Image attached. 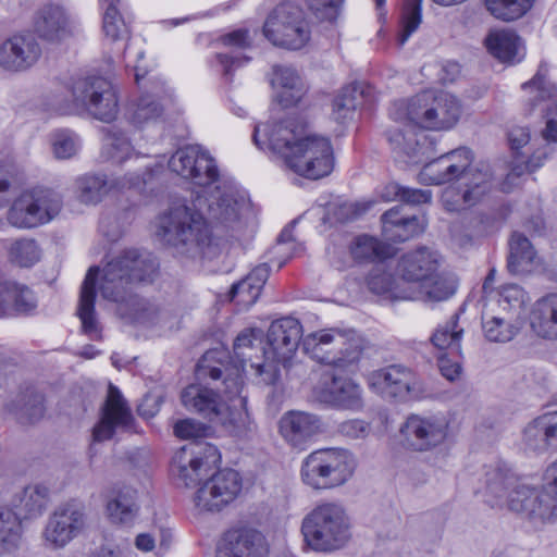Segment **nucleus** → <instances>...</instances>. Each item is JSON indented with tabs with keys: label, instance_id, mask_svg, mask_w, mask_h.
<instances>
[{
	"label": "nucleus",
	"instance_id": "1",
	"mask_svg": "<svg viewBox=\"0 0 557 557\" xmlns=\"http://www.w3.org/2000/svg\"><path fill=\"white\" fill-rule=\"evenodd\" d=\"M245 199L228 182L216 185L208 197L197 195L190 205L172 206L160 216L159 235L178 252L206 259L219 257L224 245L213 238L209 223L227 225L238 220Z\"/></svg>",
	"mask_w": 557,
	"mask_h": 557
},
{
	"label": "nucleus",
	"instance_id": "2",
	"mask_svg": "<svg viewBox=\"0 0 557 557\" xmlns=\"http://www.w3.org/2000/svg\"><path fill=\"white\" fill-rule=\"evenodd\" d=\"M262 338L263 333L259 329L245 330L236 337L233 350L239 366L235 367L234 373L227 374L223 380L225 400L211 388L191 384L182 392L184 407L214 423L222 424L233 436L248 437L255 431V424L247 412L235 409H244L246 406L247 398L243 395V372L246 366L249 364L257 374L255 363L264 361L267 349L262 346Z\"/></svg>",
	"mask_w": 557,
	"mask_h": 557
},
{
	"label": "nucleus",
	"instance_id": "3",
	"mask_svg": "<svg viewBox=\"0 0 557 557\" xmlns=\"http://www.w3.org/2000/svg\"><path fill=\"white\" fill-rule=\"evenodd\" d=\"M253 141L280 154L287 168L309 180L331 174L334 168L333 147L329 138L308 133L306 123L287 117L278 123L255 127Z\"/></svg>",
	"mask_w": 557,
	"mask_h": 557
},
{
	"label": "nucleus",
	"instance_id": "4",
	"mask_svg": "<svg viewBox=\"0 0 557 557\" xmlns=\"http://www.w3.org/2000/svg\"><path fill=\"white\" fill-rule=\"evenodd\" d=\"M154 258L137 249H127L110 260L103 268L99 290L104 299L117 304L119 315L129 323L149 322L153 307L133 294V287L150 283L157 275Z\"/></svg>",
	"mask_w": 557,
	"mask_h": 557
},
{
	"label": "nucleus",
	"instance_id": "5",
	"mask_svg": "<svg viewBox=\"0 0 557 557\" xmlns=\"http://www.w3.org/2000/svg\"><path fill=\"white\" fill-rule=\"evenodd\" d=\"M476 493L488 506L506 507L533 522H550L557 518V498L545 485L537 491L506 465L488 467Z\"/></svg>",
	"mask_w": 557,
	"mask_h": 557
},
{
	"label": "nucleus",
	"instance_id": "6",
	"mask_svg": "<svg viewBox=\"0 0 557 557\" xmlns=\"http://www.w3.org/2000/svg\"><path fill=\"white\" fill-rule=\"evenodd\" d=\"M438 267L437 253L426 247L403 255L397 263V273L403 281L413 284L414 289L396 296L424 302L443 301L451 297L456 292V283L442 275Z\"/></svg>",
	"mask_w": 557,
	"mask_h": 557
},
{
	"label": "nucleus",
	"instance_id": "7",
	"mask_svg": "<svg viewBox=\"0 0 557 557\" xmlns=\"http://www.w3.org/2000/svg\"><path fill=\"white\" fill-rule=\"evenodd\" d=\"M398 123L426 131H448L460 117L458 99L445 91L423 90L407 100L396 101L389 112Z\"/></svg>",
	"mask_w": 557,
	"mask_h": 557
},
{
	"label": "nucleus",
	"instance_id": "8",
	"mask_svg": "<svg viewBox=\"0 0 557 557\" xmlns=\"http://www.w3.org/2000/svg\"><path fill=\"white\" fill-rule=\"evenodd\" d=\"M300 531L308 548L318 553H331L349 543L351 521L342 504L322 502L304 517Z\"/></svg>",
	"mask_w": 557,
	"mask_h": 557
},
{
	"label": "nucleus",
	"instance_id": "9",
	"mask_svg": "<svg viewBox=\"0 0 557 557\" xmlns=\"http://www.w3.org/2000/svg\"><path fill=\"white\" fill-rule=\"evenodd\" d=\"M71 99L54 98L53 109L67 114L86 111L92 117L110 123L117 116L119 99L112 83L101 76H86L73 79L69 87Z\"/></svg>",
	"mask_w": 557,
	"mask_h": 557
},
{
	"label": "nucleus",
	"instance_id": "10",
	"mask_svg": "<svg viewBox=\"0 0 557 557\" xmlns=\"http://www.w3.org/2000/svg\"><path fill=\"white\" fill-rule=\"evenodd\" d=\"M302 334L300 322L290 317L275 320L271 323L267 338L268 349L264 361L255 363L257 376L265 384H274L280 377V366L287 368L296 354Z\"/></svg>",
	"mask_w": 557,
	"mask_h": 557
},
{
	"label": "nucleus",
	"instance_id": "11",
	"mask_svg": "<svg viewBox=\"0 0 557 557\" xmlns=\"http://www.w3.org/2000/svg\"><path fill=\"white\" fill-rule=\"evenodd\" d=\"M302 350L320 363L346 369L356 363L361 354L359 339L352 330L326 329L308 334Z\"/></svg>",
	"mask_w": 557,
	"mask_h": 557
},
{
	"label": "nucleus",
	"instance_id": "12",
	"mask_svg": "<svg viewBox=\"0 0 557 557\" xmlns=\"http://www.w3.org/2000/svg\"><path fill=\"white\" fill-rule=\"evenodd\" d=\"M264 37L274 46L302 49L311 38V28L302 9L292 2L278 4L267 17Z\"/></svg>",
	"mask_w": 557,
	"mask_h": 557
},
{
	"label": "nucleus",
	"instance_id": "13",
	"mask_svg": "<svg viewBox=\"0 0 557 557\" xmlns=\"http://www.w3.org/2000/svg\"><path fill=\"white\" fill-rule=\"evenodd\" d=\"M61 209L60 198L49 190L23 193L8 213L9 222L18 228H30L51 221Z\"/></svg>",
	"mask_w": 557,
	"mask_h": 557
},
{
	"label": "nucleus",
	"instance_id": "14",
	"mask_svg": "<svg viewBox=\"0 0 557 557\" xmlns=\"http://www.w3.org/2000/svg\"><path fill=\"white\" fill-rule=\"evenodd\" d=\"M368 385L373 393L388 400H414L423 394L422 383L416 373L398 364L371 372Z\"/></svg>",
	"mask_w": 557,
	"mask_h": 557
},
{
	"label": "nucleus",
	"instance_id": "15",
	"mask_svg": "<svg viewBox=\"0 0 557 557\" xmlns=\"http://www.w3.org/2000/svg\"><path fill=\"white\" fill-rule=\"evenodd\" d=\"M221 461L218 448L209 443L193 442L174 455L171 463L172 475L183 485L196 484Z\"/></svg>",
	"mask_w": 557,
	"mask_h": 557
},
{
	"label": "nucleus",
	"instance_id": "16",
	"mask_svg": "<svg viewBox=\"0 0 557 557\" xmlns=\"http://www.w3.org/2000/svg\"><path fill=\"white\" fill-rule=\"evenodd\" d=\"M448 432L447 419L438 414H410L400 428L404 445L419 453L430 451L442 445Z\"/></svg>",
	"mask_w": 557,
	"mask_h": 557
},
{
	"label": "nucleus",
	"instance_id": "17",
	"mask_svg": "<svg viewBox=\"0 0 557 557\" xmlns=\"http://www.w3.org/2000/svg\"><path fill=\"white\" fill-rule=\"evenodd\" d=\"M169 168L198 186L207 187L220 182V172L214 158L198 145H189L176 150L169 160Z\"/></svg>",
	"mask_w": 557,
	"mask_h": 557
},
{
	"label": "nucleus",
	"instance_id": "18",
	"mask_svg": "<svg viewBox=\"0 0 557 557\" xmlns=\"http://www.w3.org/2000/svg\"><path fill=\"white\" fill-rule=\"evenodd\" d=\"M242 491V478L233 469L214 473L197 490L195 506L201 511H221L234 502Z\"/></svg>",
	"mask_w": 557,
	"mask_h": 557
},
{
	"label": "nucleus",
	"instance_id": "19",
	"mask_svg": "<svg viewBox=\"0 0 557 557\" xmlns=\"http://www.w3.org/2000/svg\"><path fill=\"white\" fill-rule=\"evenodd\" d=\"M134 417L120 389L110 384L100 419L92 429V442L100 443L112 438L117 431H133Z\"/></svg>",
	"mask_w": 557,
	"mask_h": 557
},
{
	"label": "nucleus",
	"instance_id": "20",
	"mask_svg": "<svg viewBox=\"0 0 557 557\" xmlns=\"http://www.w3.org/2000/svg\"><path fill=\"white\" fill-rule=\"evenodd\" d=\"M84 507L71 500L59 506L50 516L44 536L48 545L54 548L64 547L85 528Z\"/></svg>",
	"mask_w": 557,
	"mask_h": 557
},
{
	"label": "nucleus",
	"instance_id": "21",
	"mask_svg": "<svg viewBox=\"0 0 557 557\" xmlns=\"http://www.w3.org/2000/svg\"><path fill=\"white\" fill-rule=\"evenodd\" d=\"M313 394L321 404L337 409L360 411L364 405L361 386L351 379L335 374L325 375Z\"/></svg>",
	"mask_w": 557,
	"mask_h": 557
},
{
	"label": "nucleus",
	"instance_id": "22",
	"mask_svg": "<svg viewBox=\"0 0 557 557\" xmlns=\"http://www.w3.org/2000/svg\"><path fill=\"white\" fill-rule=\"evenodd\" d=\"M472 151L466 147L451 150L426 163L420 171V181L425 184L441 185L451 182L462 174H472Z\"/></svg>",
	"mask_w": 557,
	"mask_h": 557
},
{
	"label": "nucleus",
	"instance_id": "23",
	"mask_svg": "<svg viewBox=\"0 0 557 557\" xmlns=\"http://www.w3.org/2000/svg\"><path fill=\"white\" fill-rule=\"evenodd\" d=\"M41 47L33 34H16L0 45V66L9 72H23L41 57Z\"/></svg>",
	"mask_w": 557,
	"mask_h": 557
},
{
	"label": "nucleus",
	"instance_id": "24",
	"mask_svg": "<svg viewBox=\"0 0 557 557\" xmlns=\"http://www.w3.org/2000/svg\"><path fill=\"white\" fill-rule=\"evenodd\" d=\"M37 306L36 294L27 285L0 275V319L33 314Z\"/></svg>",
	"mask_w": 557,
	"mask_h": 557
},
{
	"label": "nucleus",
	"instance_id": "25",
	"mask_svg": "<svg viewBox=\"0 0 557 557\" xmlns=\"http://www.w3.org/2000/svg\"><path fill=\"white\" fill-rule=\"evenodd\" d=\"M324 431L321 419L304 411H289L280 420V433L293 447L304 449L311 438Z\"/></svg>",
	"mask_w": 557,
	"mask_h": 557
},
{
	"label": "nucleus",
	"instance_id": "26",
	"mask_svg": "<svg viewBox=\"0 0 557 557\" xmlns=\"http://www.w3.org/2000/svg\"><path fill=\"white\" fill-rule=\"evenodd\" d=\"M467 186L462 194L453 187L443 191L442 203L446 211L459 212L480 202L491 191L492 174L487 170L473 172Z\"/></svg>",
	"mask_w": 557,
	"mask_h": 557
},
{
	"label": "nucleus",
	"instance_id": "27",
	"mask_svg": "<svg viewBox=\"0 0 557 557\" xmlns=\"http://www.w3.org/2000/svg\"><path fill=\"white\" fill-rule=\"evenodd\" d=\"M218 557H268V548L258 531L235 529L224 534Z\"/></svg>",
	"mask_w": 557,
	"mask_h": 557
},
{
	"label": "nucleus",
	"instance_id": "28",
	"mask_svg": "<svg viewBox=\"0 0 557 557\" xmlns=\"http://www.w3.org/2000/svg\"><path fill=\"white\" fill-rule=\"evenodd\" d=\"M522 445L539 454L557 450V410L533 419L523 430Z\"/></svg>",
	"mask_w": 557,
	"mask_h": 557
},
{
	"label": "nucleus",
	"instance_id": "29",
	"mask_svg": "<svg viewBox=\"0 0 557 557\" xmlns=\"http://www.w3.org/2000/svg\"><path fill=\"white\" fill-rule=\"evenodd\" d=\"M166 96L164 82L159 78L149 79L144 86L143 94L132 102L127 109V119L135 126H141L149 121L158 119L162 111L160 100Z\"/></svg>",
	"mask_w": 557,
	"mask_h": 557
},
{
	"label": "nucleus",
	"instance_id": "30",
	"mask_svg": "<svg viewBox=\"0 0 557 557\" xmlns=\"http://www.w3.org/2000/svg\"><path fill=\"white\" fill-rule=\"evenodd\" d=\"M35 33L47 41H60L72 35L74 25L66 11L57 4L41 8L34 22Z\"/></svg>",
	"mask_w": 557,
	"mask_h": 557
},
{
	"label": "nucleus",
	"instance_id": "31",
	"mask_svg": "<svg viewBox=\"0 0 557 557\" xmlns=\"http://www.w3.org/2000/svg\"><path fill=\"white\" fill-rule=\"evenodd\" d=\"M98 274V267H91L88 270L82 285L77 308V315L82 322L83 333L94 341H99L101 338V327L95 311L96 280Z\"/></svg>",
	"mask_w": 557,
	"mask_h": 557
},
{
	"label": "nucleus",
	"instance_id": "32",
	"mask_svg": "<svg viewBox=\"0 0 557 557\" xmlns=\"http://www.w3.org/2000/svg\"><path fill=\"white\" fill-rule=\"evenodd\" d=\"M401 210V206H396L381 218L383 235L395 243L408 240L423 233L426 226L424 216H403Z\"/></svg>",
	"mask_w": 557,
	"mask_h": 557
},
{
	"label": "nucleus",
	"instance_id": "33",
	"mask_svg": "<svg viewBox=\"0 0 557 557\" xmlns=\"http://www.w3.org/2000/svg\"><path fill=\"white\" fill-rule=\"evenodd\" d=\"M271 84L276 89L277 101L285 108L297 104L307 91L298 72L288 65L273 66Z\"/></svg>",
	"mask_w": 557,
	"mask_h": 557
},
{
	"label": "nucleus",
	"instance_id": "34",
	"mask_svg": "<svg viewBox=\"0 0 557 557\" xmlns=\"http://www.w3.org/2000/svg\"><path fill=\"white\" fill-rule=\"evenodd\" d=\"M532 332L544 339H557V293L537 299L530 311Z\"/></svg>",
	"mask_w": 557,
	"mask_h": 557
},
{
	"label": "nucleus",
	"instance_id": "35",
	"mask_svg": "<svg viewBox=\"0 0 557 557\" xmlns=\"http://www.w3.org/2000/svg\"><path fill=\"white\" fill-rule=\"evenodd\" d=\"M323 460L330 488L345 484L354 475L357 467L355 456L347 449H319Z\"/></svg>",
	"mask_w": 557,
	"mask_h": 557
},
{
	"label": "nucleus",
	"instance_id": "36",
	"mask_svg": "<svg viewBox=\"0 0 557 557\" xmlns=\"http://www.w3.org/2000/svg\"><path fill=\"white\" fill-rule=\"evenodd\" d=\"M137 493L129 486L113 487L108 495L106 512L114 524L129 525L138 513Z\"/></svg>",
	"mask_w": 557,
	"mask_h": 557
},
{
	"label": "nucleus",
	"instance_id": "37",
	"mask_svg": "<svg viewBox=\"0 0 557 557\" xmlns=\"http://www.w3.org/2000/svg\"><path fill=\"white\" fill-rule=\"evenodd\" d=\"M487 50L502 62L515 63L524 57L521 38L509 29L494 30L485 39Z\"/></svg>",
	"mask_w": 557,
	"mask_h": 557
},
{
	"label": "nucleus",
	"instance_id": "38",
	"mask_svg": "<svg viewBox=\"0 0 557 557\" xmlns=\"http://www.w3.org/2000/svg\"><path fill=\"white\" fill-rule=\"evenodd\" d=\"M536 265V251L531 242L520 233H513L509 242L508 270L516 275L528 274Z\"/></svg>",
	"mask_w": 557,
	"mask_h": 557
},
{
	"label": "nucleus",
	"instance_id": "39",
	"mask_svg": "<svg viewBox=\"0 0 557 557\" xmlns=\"http://www.w3.org/2000/svg\"><path fill=\"white\" fill-rule=\"evenodd\" d=\"M134 153V147L129 138L115 127L104 129L102 139L101 158L113 164H122Z\"/></svg>",
	"mask_w": 557,
	"mask_h": 557
},
{
	"label": "nucleus",
	"instance_id": "40",
	"mask_svg": "<svg viewBox=\"0 0 557 557\" xmlns=\"http://www.w3.org/2000/svg\"><path fill=\"white\" fill-rule=\"evenodd\" d=\"M350 251L354 259L359 262L372 261L377 264H382L395 253L392 245L368 235L358 236L351 245Z\"/></svg>",
	"mask_w": 557,
	"mask_h": 557
},
{
	"label": "nucleus",
	"instance_id": "41",
	"mask_svg": "<svg viewBox=\"0 0 557 557\" xmlns=\"http://www.w3.org/2000/svg\"><path fill=\"white\" fill-rule=\"evenodd\" d=\"M48 495L49 491L44 485L35 484L25 487L13 504L15 508L13 512L17 515L18 521L40 515L47 505Z\"/></svg>",
	"mask_w": 557,
	"mask_h": 557
},
{
	"label": "nucleus",
	"instance_id": "42",
	"mask_svg": "<svg viewBox=\"0 0 557 557\" xmlns=\"http://www.w3.org/2000/svg\"><path fill=\"white\" fill-rule=\"evenodd\" d=\"M459 314L455 313L448 322L438 325L431 342L440 354L459 355L463 330L458 325Z\"/></svg>",
	"mask_w": 557,
	"mask_h": 557
},
{
	"label": "nucleus",
	"instance_id": "43",
	"mask_svg": "<svg viewBox=\"0 0 557 557\" xmlns=\"http://www.w3.org/2000/svg\"><path fill=\"white\" fill-rule=\"evenodd\" d=\"M523 320L506 314L494 315L483 321V332L490 342H510L522 329Z\"/></svg>",
	"mask_w": 557,
	"mask_h": 557
},
{
	"label": "nucleus",
	"instance_id": "44",
	"mask_svg": "<svg viewBox=\"0 0 557 557\" xmlns=\"http://www.w3.org/2000/svg\"><path fill=\"white\" fill-rule=\"evenodd\" d=\"M9 411L22 423H35L44 416V398L36 391L27 389L9 406Z\"/></svg>",
	"mask_w": 557,
	"mask_h": 557
},
{
	"label": "nucleus",
	"instance_id": "45",
	"mask_svg": "<svg viewBox=\"0 0 557 557\" xmlns=\"http://www.w3.org/2000/svg\"><path fill=\"white\" fill-rule=\"evenodd\" d=\"M534 3L535 0H484L488 13L503 22H513L523 17Z\"/></svg>",
	"mask_w": 557,
	"mask_h": 557
},
{
	"label": "nucleus",
	"instance_id": "46",
	"mask_svg": "<svg viewBox=\"0 0 557 557\" xmlns=\"http://www.w3.org/2000/svg\"><path fill=\"white\" fill-rule=\"evenodd\" d=\"M21 537V522L12 509L0 507V556L12 553Z\"/></svg>",
	"mask_w": 557,
	"mask_h": 557
},
{
	"label": "nucleus",
	"instance_id": "47",
	"mask_svg": "<svg viewBox=\"0 0 557 557\" xmlns=\"http://www.w3.org/2000/svg\"><path fill=\"white\" fill-rule=\"evenodd\" d=\"M76 193L84 203H97L108 194L112 185L104 175L85 174L76 178Z\"/></svg>",
	"mask_w": 557,
	"mask_h": 557
},
{
	"label": "nucleus",
	"instance_id": "48",
	"mask_svg": "<svg viewBox=\"0 0 557 557\" xmlns=\"http://www.w3.org/2000/svg\"><path fill=\"white\" fill-rule=\"evenodd\" d=\"M302 482L314 490H330L320 450L309 454L301 463Z\"/></svg>",
	"mask_w": 557,
	"mask_h": 557
},
{
	"label": "nucleus",
	"instance_id": "49",
	"mask_svg": "<svg viewBox=\"0 0 557 557\" xmlns=\"http://www.w3.org/2000/svg\"><path fill=\"white\" fill-rule=\"evenodd\" d=\"M363 90L359 84H351L342 89L333 101L332 115L335 121L344 123L352 117L358 106V97Z\"/></svg>",
	"mask_w": 557,
	"mask_h": 557
},
{
	"label": "nucleus",
	"instance_id": "50",
	"mask_svg": "<svg viewBox=\"0 0 557 557\" xmlns=\"http://www.w3.org/2000/svg\"><path fill=\"white\" fill-rule=\"evenodd\" d=\"M369 289L377 295L386 296L391 299L403 300L396 294H406V290L400 288L396 280L384 270V264H376L368 277Z\"/></svg>",
	"mask_w": 557,
	"mask_h": 557
},
{
	"label": "nucleus",
	"instance_id": "51",
	"mask_svg": "<svg viewBox=\"0 0 557 557\" xmlns=\"http://www.w3.org/2000/svg\"><path fill=\"white\" fill-rule=\"evenodd\" d=\"M528 301V294L522 287L516 284L505 285L499 292L498 305L504 311H506V314L511 317H517L523 320L525 305Z\"/></svg>",
	"mask_w": 557,
	"mask_h": 557
},
{
	"label": "nucleus",
	"instance_id": "52",
	"mask_svg": "<svg viewBox=\"0 0 557 557\" xmlns=\"http://www.w3.org/2000/svg\"><path fill=\"white\" fill-rule=\"evenodd\" d=\"M9 259L21 268H29L39 261L40 249L35 239L21 238L9 247Z\"/></svg>",
	"mask_w": 557,
	"mask_h": 557
},
{
	"label": "nucleus",
	"instance_id": "53",
	"mask_svg": "<svg viewBox=\"0 0 557 557\" xmlns=\"http://www.w3.org/2000/svg\"><path fill=\"white\" fill-rule=\"evenodd\" d=\"M387 140L395 152L407 156L412 162L419 161L417 157L421 152L422 146L414 133L408 132L405 134L399 128L389 129Z\"/></svg>",
	"mask_w": 557,
	"mask_h": 557
},
{
	"label": "nucleus",
	"instance_id": "54",
	"mask_svg": "<svg viewBox=\"0 0 557 557\" xmlns=\"http://www.w3.org/2000/svg\"><path fill=\"white\" fill-rule=\"evenodd\" d=\"M422 22L421 0H405L401 26L397 36L398 46H404Z\"/></svg>",
	"mask_w": 557,
	"mask_h": 557
},
{
	"label": "nucleus",
	"instance_id": "55",
	"mask_svg": "<svg viewBox=\"0 0 557 557\" xmlns=\"http://www.w3.org/2000/svg\"><path fill=\"white\" fill-rule=\"evenodd\" d=\"M163 170L162 163L156 162L153 164H147L141 173L127 174L120 183V187L136 189L141 193L159 180Z\"/></svg>",
	"mask_w": 557,
	"mask_h": 557
},
{
	"label": "nucleus",
	"instance_id": "56",
	"mask_svg": "<svg viewBox=\"0 0 557 557\" xmlns=\"http://www.w3.org/2000/svg\"><path fill=\"white\" fill-rule=\"evenodd\" d=\"M120 4H104L102 15V29L107 38L111 41L123 39L127 36L128 29L122 20L119 11Z\"/></svg>",
	"mask_w": 557,
	"mask_h": 557
},
{
	"label": "nucleus",
	"instance_id": "57",
	"mask_svg": "<svg viewBox=\"0 0 557 557\" xmlns=\"http://www.w3.org/2000/svg\"><path fill=\"white\" fill-rule=\"evenodd\" d=\"M52 150L58 159H70L81 148L78 136L69 129L57 131L51 135Z\"/></svg>",
	"mask_w": 557,
	"mask_h": 557
},
{
	"label": "nucleus",
	"instance_id": "58",
	"mask_svg": "<svg viewBox=\"0 0 557 557\" xmlns=\"http://www.w3.org/2000/svg\"><path fill=\"white\" fill-rule=\"evenodd\" d=\"M260 294L261 289L245 277L232 286L231 299L238 305L249 307L258 300Z\"/></svg>",
	"mask_w": 557,
	"mask_h": 557
},
{
	"label": "nucleus",
	"instance_id": "59",
	"mask_svg": "<svg viewBox=\"0 0 557 557\" xmlns=\"http://www.w3.org/2000/svg\"><path fill=\"white\" fill-rule=\"evenodd\" d=\"M313 14L322 21L333 22L339 14L344 0H305Z\"/></svg>",
	"mask_w": 557,
	"mask_h": 557
},
{
	"label": "nucleus",
	"instance_id": "60",
	"mask_svg": "<svg viewBox=\"0 0 557 557\" xmlns=\"http://www.w3.org/2000/svg\"><path fill=\"white\" fill-rule=\"evenodd\" d=\"M174 434L182 440L199 438L207 434V426L193 419H184L175 423Z\"/></svg>",
	"mask_w": 557,
	"mask_h": 557
},
{
	"label": "nucleus",
	"instance_id": "61",
	"mask_svg": "<svg viewBox=\"0 0 557 557\" xmlns=\"http://www.w3.org/2000/svg\"><path fill=\"white\" fill-rule=\"evenodd\" d=\"M460 358V352L459 355L438 354L437 361L440 371L448 381H455L459 377L461 373Z\"/></svg>",
	"mask_w": 557,
	"mask_h": 557
},
{
	"label": "nucleus",
	"instance_id": "62",
	"mask_svg": "<svg viewBox=\"0 0 557 557\" xmlns=\"http://www.w3.org/2000/svg\"><path fill=\"white\" fill-rule=\"evenodd\" d=\"M543 71L546 72L547 70L544 67L543 64H541L535 76L530 82H527L522 85L523 89H535L537 91V96L535 97V99L541 100L552 98L556 90L555 86L549 85L545 81V75L543 74Z\"/></svg>",
	"mask_w": 557,
	"mask_h": 557
},
{
	"label": "nucleus",
	"instance_id": "63",
	"mask_svg": "<svg viewBox=\"0 0 557 557\" xmlns=\"http://www.w3.org/2000/svg\"><path fill=\"white\" fill-rule=\"evenodd\" d=\"M338 432L349 438H362L369 433V424L360 419H351L342 422Z\"/></svg>",
	"mask_w": 557,
	"mask_h": 557
},
{
	"label": "nucleus",
	"instance_id": "64",
	"mask_svg": "<svg viewBox=\"0 0 557 557\" xmlns=\"http://www.w3.org/2000/svg\"><path fill=\"white\" fill-rule=\"evenodd\" d=\"M497 224V218L494 213L478 212L470 220V227L476 235H483L494 230Z\"/></svg>",
	"mask_w": 557,
	"mask_h": 557
}]
</instances>
